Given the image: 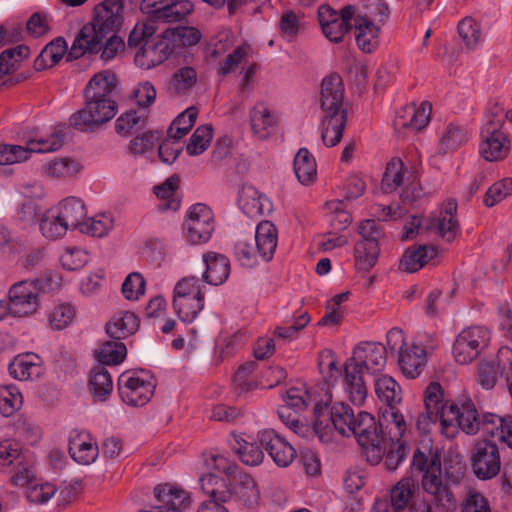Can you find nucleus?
<instances>
[{"label": "nucleus", "instance_id": "1", "mask_svg": "<svg viewBox=\"0 0 512 512\" xmlns=\"http://www.w3.org/2000/svg\"><path fill=\"white\" fill-rule=\"evenodd\" d=\"M412 468L420 475L423 491L427 493L432 504L445 512L455 506V497L451 490L459 486L466 476V465L459 455L444 458L432 440L421 441L413 453Z\"/></svg>", "mask_w": 512, "mask_h": 512}, {"label": "nucleus", "instance_id": "2", "mask_svg": "<svg viewBox=\"0 0 512 512\" xmlns=\"http://www.w3.org/2000/svg\"><path fill=\"white\" fill-rule=\"evenodd\" d=\"M425 412L417 417L419 430L426 431L430 424L439 422V430L447 439L455 438L460 431L475 435L480 430V418L471 400L460 404L444 400V391L437 382L430 383L424 393Z\"/></svg>", "mask_w": 512, "mask_h": 512}, {"label": "nucleus", "instance_id": "3", "mask_svg": "<svg viewBox=\"0 0 512 512\" xmlns=\"http://www.w3.org/2000/svg\"><path fill=\"white\" fill-rule=\"evenodd\" d=\"M123 5L121 0H106L95 9L90 23L83 25L74 39L69 56L78 59L86 53L97 54L103 41L122 25Z\"/></svg>", "mask_w": 512, "mask_h": 512}, {"label": "nucleus", "instance_id": "4", "mask_svg": "<svg viewBox=\"0 0 512 512\" xmlns=\"http://www.w3.org/2000/svg\"><path fill=\"white\" fill-rule=\"evenodd\" d=\"M201 458L208 469H213L233 480L231 489L236 501L248 508L255 507L258 504L260 491L255 479L250 474L240 470L233 460L213 452H204Z\"/></svg>", "mask_w": 512, "mask_h": 512}, {"label": "nucleus", "instance_id": "5", "mask_svg": "<svg viewBox=\"0 0 512 512\" xmlns=\"http://www.w3.org/2000/svg\"><path fill=\"white\" fill-rule=\"evenodd\" d=\"M65 133L61 126H54L49 133L34 135L25 145L0 144V165H11L28 160L33 153H49L59 150L64 143Z\"/></svg>", "mask_w": 512, "mask_h": 512}, {"label": "nucleus", "instance_id": "6", "mask_svg": "<svg viewBox=\"0 0 512 512\" xmlns=\"http://www.w3.org/2000/svg\"><path fill=\"white\" fill-rule=\"evenodd\" d=\"M156 378L148 371H125L117 381L120 399L128 406L142 407L154 396Z\"/></svg>", "mask_w": 512, "mask_h": 512}, {"label": "nucleus", "instance_id": "7", "mask_svg": "<svg viewBox=\"0 0 512 512\" xmlns=\"http://www.w3.org/2000/svg\"><path fill=\"white\" fill-rule=\"evenodd\" d=\"M205 286L196 277H184L174 287L173 308L179 319L191 323L204 308Z\"/></svg>", "mask_w": 512, "mask_h": 512}, {"label": "nucleus", "instance_id": "8", "mask_svg": "<svg viewBox=\"0 0 512 512\" xmlns=\"http://www.w3.org/2000/svg\"><path fill=\"white\" fill-rule=\"evenodd\" d=\"M491 330L484 325L464 327L455 337L452 345L454 361L468 365L480 357L491 341Z\"/></svg>", "mask_w": 512, "mask_h": 512}, {"label": "nucleus", "instance_id": "9", "mask_svg": "<svg viewBox=\"0 0 512 512\" xmlns=\"http://www.w3.org/2000/svg\"><path fill=\"white\" fill-rule=\"evenodd\" d=\"M353 415L354 411L348 404L335 402L327 408L326 413L322 410L316 411L314 431L321 442L331 441L333 431L341 436H349Z\"/></svg>", "mask_w": 512, "mask_h": 512}, {"label": "nucleus", "instance_id": "10", "mask_svg": "<svg viewBox=\"0 0 512 512\" xmlns=\"http://www.w3.org/2000/svg\"><path fill=\"white\" fill-rule=\"evenodd\" d=\"M117 112V104L111 97L85 99V106L69 118L70 125L79 131L93 130L111 120Z\"/></svg>", "mask_w": 512, "mask_h": 512}, {"label": "nucleus", "instance_id": "11", "mask_svg": "<svg viewBox=\"0 0 512 512\" xmlns=\"http://www.w3.org/2000/svg\"><path fill=\"white\" fill-rule=\"evenodd\" d=\"M480 138L479 153L486 161H501L509 155L511 138L501 120L489 117L481 128Z\"/></svg>", "mask_w": 512, "mask_h": 512}, {"label": "nucleus", "instance_id": "12", "mask_svg": "<svg viewBox=\"0 0 512 512\" xmlns=\"http://www.w3.org/2000/svg\"><path fill=\"white\" fill-rule=\"evenodd\" d=\"M39 280H22L13 284L8 292L9 313L27 317L37 312L40 304Z\"/></svg>", "mask_w": 512, "mask_h": 512}, {"label": "nucleus", "instance_id": "13", "mask_svg": "<svg viewBox=\"0 0 512 512\" xmlns=\"http://www.w3.org/2000/svg\"><path fill=\"white\" fill-rule=\"evenodd\" d=\"M256 366L255 362L249 361L238 367L233 377V386L237 394H246L257 389H271L286 378V372L283 368L269 367L267 375H274L275 379L273 381H263L254 374Z\"/></svg>", "mask_w": 512, "mask_h": 512}, {"label": "nucleus", "instance_id": "14", "mask_svg": "<svg viewBox=\"0 0 512 512\" xmlns=\"http://www.w3.org/2000/svg\"><path fill=\"white\" fill-rule=\"evenodd\" d=\"M355 14L352 5L344 6L339 12L329 5H321L318 8V20L325 37L333 42L339 43L351 29V20Z\"/></svg>", "mask_w": 512, "mask_h": 512}, {"label": "nucleus", "instance_id": "15", "mask_svg": "<svg viewBox=\"0 0 512 512\" xmlns=\"http://www.w3.org/2000/svg\"><path fill=\"white\" fill-rule=\"evenodd\" d=\"M457 201L447 199L432 213L425 224L426 230L435 232L447 242L454 241L461 235V226L457 218Z\"/></svg>", "mask_w": 512, "mask_h": 512}, {"label": "nucleus", "instance_id": "16", "mask_svg": "<svg viewBox=\"0 0 512 512\" xmlns=\"http://www.w3.org/2000/svg\"><path fill=\"white\" fill-rule=\"evenodd\" d=\"M140 10L151 19L162 23H177L194 10L190 0H142Z\"/></svg>", "mask_w": 512, "mask_h": 512}, {"label": "nucleus", "instance_id": "17", "mask_svg": "<svg viewBox=\"0 0 512 512\" xmlns=\"http://www.w3.org/2000/svg\"><path fill=\"white\" fill-rule=\"evenodd\" d=\"M471 467L480 480H490L501 470V457L498 446L490 441H479L475 444L470 456Z\"/></svg>", "mask_w": 512, "mask_h": 512}, {"label": "nucleus", "instance_id": "18", "mask_svg": "<svg viewBox=\"0 0 512 512\" xmlns=\"http://www.w3.org/2000/svg\"><path fill=\"white\" fill-rule=\"evenodd\" d=\"M164 30L142 45L134 55L135 65L143 70L160 66L175 55Z\"/></svg>", "mask_w": 512, "mask_h": 512}, {"label": "nucleus", "instance_id": "19", "mask_svg": "<svg viewBox=\"0 0 512 512\" xmlns=\"http://www.w3.org/2000/svg\"><path fill=\"white\" fill-rule=\"evenodd\" d=\"M153 493L157 504L140 512H186L192 503L188 491L171 483L156 485Z\"/></svg>", "mask_w": 512, "mask_h": 512}, {"label": "nucleus", "instance_id": "20", "mask_svg": "<svg viewBox=\"0 0 512 512\" xmlns=\"http://www.w3.org/2000/svg\"><path fill=\"white\" fill-rule=\"evenodd\" d=\"M186 225V238L190 243H206L215 229L212 210L205 204H194L188 211Z\"/></svg>", "mask_w": 512, "mask_h": 512}, {"label": "nucleus", "instance_id": "21", "mask_svg": "<svg viewBox=\"0 0 512 512\" xmlns=\"http://www.w3.org/2000/svg\"><path fill=\"white\" fill-rule=\"evenodd\" d=\"M432 105L429 101H422L418 106L408 104L396 111L393 120L397 132H418L426 128L431 119Z\"/></svg>", "mask_w": 512, "mask_h": 512}, {"label": "nucleus", "instance_id": "22", "mask_svg": "<svg viewBox=\"0 0 512 512\" xmlns=\"http://www.w3.org/2000/svg\"><path fill=\"white\" fill-rule=\"evenodd\" d=\"M387 361L386 348L378 342H362L353 350L348 363L358 365L361 371L365 368L368 372L376 373L384 369Z\"/></svg>", "mask_w": 512, "mask_h": 512}, {"label": "nucleus", "instance_id": "23", "mask_svg": "<svg viewBox=\"0 0 512 512\" xmlns=\"http://www.w3.org/2000/svg\"><path fill=\"white\" fill-rule=\"evenodd\" d=\"M259 441L279 467H288L296 458L295 448L273 429L263 430L259 434Z\"/></svg>", "mask_w": 512, "mask_h": 512}, {"label": "nucleus", "instance_id": "24", "mask_svg": "<svg viewBox=\"0 0 512 512\" xmlns=\"http://www.w3.org/2000/svg\"><path fill=\"white\" fill-rule=\"evenodd\" d=\"M68 452L76 463L90 465L98 458L99 447L89 432L73 429L69 433Z\"/></svg>", "mask_w": 512, "mask_h": 512}, {"label": "nucleus", "instance_id": "25", "mask_svg": "<svg viewBox=\"0 0 512 512\" xmlns=\"http://www.w3.org/2000/svg\"><path fill=\"white\" fill-rule=\"evenodd\" d=\"M203 466L208 472L200 477L199 482L202 492L208 497L205 502L224 505L233 498L231 489L233 480L213 469H208L204 464Z\"/></svg>", "mask_w": 512, "mask_h": 512}, {"label": "nucleus", "instance_id": "26", "mask_svg": "<svg viewBox=\"0 0 512 512\" xmlns=\"http://www.w3.org/2000/svg\"><path fill=\"white\" fill-rule=\"evenodd\" d=\"M344 86L341 77L334 73L325 77L321 85V108L324 117L347 114L343 108Z\"/></svg>", "mask_w": 512, "mask_h": 512}, {"label": "nucleus", "instance_id": "27", "mask_svg": "<svg viewBox=\"0 0 512 512\" xmlns=\"http://www.w3.org/2000/svg\"><path fill=\"white\" fill-rule=\"evenodd\" d=\"M249 122L253 135L264 140L276 130L279 119L277 113L266 102L258 101L249 110Z\"/></svg>", "mask_w": 512, "mask_h": 512}, {"label": "nucleus", "instance_id": "28", "mask_svg": "<svg viewBox=\"0 0 512 512\" xmlns=\"http://www.w3.org/2000/svg\"><path fill=\"white\" fill-rule=\"evenodd\" d=\"M353 18L358 49L366 54L375 52L380 44L381 26L366 15H357Z\"/></svg>", "mask_w": 512, "mask_h": 512}, {"label": "nucleus", "instance_id": "29", "mask_svg": "<svg viewBox=\"0 0 512 512\" xmlns=\"http://www.w3.org/2000/svg\"><path fill=\"white\" fill-rule=\"evenodd\" d=\"M237 204L240 210L249 218H257L272 211V203L255 187L243 185L239 191Z\"/></svg>", "mask_w": 512, "mask_h": 512}, {"label": "nucleus", "instance_id": "30", "mask_svg": "<svg viewBox=\"0 0 512 512\" xmlns=\"http://www.w3.org/2000/svg\"><path fill=\"white\" fill-rule=\"evenodd\" d=\"M342 387L352 404L355 406L364 404L368 390L363 378V371L358 368L357 364L345 362Z\"/></svg>", "mask_w": 512, "mask_h": 512}, {"label": "nucleus", "instance_id": "31", "mask_svg": "<svg viewBox=\"0 0 512 512\" xmlns=\"http://www.w3.org/2000/svg\"><path fill=\"white\" fill-rule=\"evenodd\" d=\"M205 269L202 279L214 286L223 284L229 277L231 271L230 261L224 254L207 251L202 255Z\"/></svg>", "mask_w": 512, "mask_h": 512}, {"label": "nucleus", "instance_id": "32", "mask_svg": "<svg viewBox=\"0 0 512 512\" xmlns=\"http://www.w3.org/2000/svg\"><path fill=\"white\" fill-rule=\"evenodd\" d=\"M8 370L10 376L19 381L37 379L44 373L42 359L32 352L15 356Z\"/></svg>", "mask_w": 512, "mask_h": 512}, {"label": "nucleus", "instance_id": "33", "mask_svg": "<svg viewBox=\"0 0 512 512\" xmlns=\"http://www.w3.org/2000/svg\"><path fill=\"white\" fill-rule=\"evenodd\" d=\"M439 255L436 245H412L407 248L399 263V268L408 273H414L429 264Z\"/></svg>", "mask_w": 512, "mask_h": 512}, {"label": "nucleus", "instance_id": "34", "mask_svg": "<svg viewBox=\"0 0 512 512\" xmlns=\"http://www.w3.org/2000/svg\"><path fill=\"white\" fill-rule=\"evenodd\" d=\"M471 138L466 125L449 122L438 133V152L442 155L454 152L465 145Z\"/></svg>", "mask_w": 512, "mask_h": 512}, {"label": "nucleus", "instance_id": "35", "mask_svg": "<svg viewBox=\"0 0 512 512\" xmlns=\"http://www.w3.org/2000/svg\"><path fill=\"white\" fill-rule=\"evenodd\" d=\"M427 363V352L424 346L410 343L398 354V364L402 373L410 379L417 378Z\"/></svg>", "mask_w": 512, "mask_h": 512}, {"label": "nucleus", "instance_id": "36", "mask_svg": "<svg viewBox=\"0 0 512 512\" xmlns=\"http://www.w3.org/2000/svg\"><path fill=\"white\" fill-rule=\"evenodd\" d=\"M278 244L277 227L268 220L259 222L255 229V246L260 259L269 262L273 259Z\"/></svg>", "mask_w": 512, "mask_h": 512}, {"label": "nucleus", "instance_id": "37", "mask_svg": "<svg viewBox=\"0 0 512 512\" xmlns=\"http://www.w3.org/2000/svg\"><path fill=\"white\" fill-rule=\"evenodd\" d=\"M55 210L69 229L80 231L87 215V209L82 199L75 196L66 197L57 204Z\"/></svg>", "mask_w": 512, "mask_h": 512}, {"label": "nucleus", "instance_id": "38", "mask_svg": "<svg viewBox=\"0 0 512 512\" xmlns=\"http://www.w3.org/2000/svg\"><path fill=\"white\" fill-rule=\"evenodd\" d=\"M480 429L485 435L498 439L512 449V415L501 417L487 414L480 421Z\"/></svg>", "mask_w": 512, "mask_h": 512}, {"label": "nucleus", "instance_id": "39", "mask_svg": "<svg viewBox=\"0 0 512 512\" xmlns=\"http://www.w3.org/2000/svg\"><path fill=\"white\" fill-rule=\"evenodd\" d=\"M140 320L131 311H120L106 324L107 334L116 340L125 339L137 332Z\"/></svg>", "mask_w": 512, "mask_h": 512}, {"label": "nucleus", "instance_id": "40", "mask_svg": "<svg viewBox=\"0 0 512 512\" xmlns=\"http://www.w3.org/2000/svg\"><path fill=\"white\" fill-rule=\"evenodd\" d=\"M306 391L297 388V387H291L286 391V395L284 398V401L286 403L285 406H282L278 410V414L280 418H284L285 413H288V417L291 418L289 422L286 423V425L293 430L294 432L298 433V430L302 427L301 422L297 418V415L294 412H291V408L293 409H304L307 406L306 403Z\"/></svg>", "mask_w": 512, "mask_h": 512}, {"label": "nucleus", "instance_id": "41", "mask_svg": "<svg viewBox=\"0 0 512 512\" xmlns=\"http://www.w3.org/2000/svg\"><path fill=\"white\" fill-rule=\"evenodd\" d=\"M350 427L349 436L354 435L357 442L378 441V424L372 414L361 411L353 415Z\"/></svg>", "mask_w": 512, "mask_h": 512}, {"label": "nucleus", "instance_id": "42", "mask_svg": "<svg viewBox=\"0 0 512 512\" xmlns=\"http://www.w3.org/2000/svg\"><path fill=\"white\" fill-rule=\"evenodd\" d=\"M117 85L116 75L103 70L96 73L87 83L84 89L85 99H94L95 97H111V93Z\"/></svg>", "mask_w": 512, "mask_h": 512}, {"label": "nucleus", "instance_id": "43", "mask_svg": "<svg viewBox=\"0 0 512 512\" xmlns=\"http://www.w3.org/2000/svg\"><path fill=\"white\" fill-rule=\"evenodd\" d=\"M88 387L94 401H106L113 391L111 374L104 367L93 368L90 373Z\"/></svg>", "mask_w": 512, "mask_h": 512}, {"label": "nucleus", "instance_id": "44", "mask_svg": "<svg viewBox=\"0 0 512 512\" xmlns=\"http://www.w3.org/2000/svg\"><path fill=\"white\" fill-rule=\"evenodd\" d=\"M379 244L375 239H361L354 246L355 266L360 271H369L378 261Z\"/></svg>", "mask_w": 512, "mask_h": 512}, {"label": "nucleus", "instance_id": "45", "mask_svg": "<svg viewBox=\"0 0 512 512\" xmlns=\"http://www.w3.org/2000/svg\"><path fill=\"white\" fill-rule=\"evenodd\" d=\"M67 43L62 37H57L49 42L34 60V68L42 71L56 65L66 54Z\"/></svg>", "mask_w": 512, "mask_h": 512}, {"label": "nucleus", "instance_id": "46", "mask_svg": "<svg viewBox=\"0 0 512 512\" xmlns=\"http://www.w3.org/2000/svg\"><path fill=\"white\" fill-rule=\"evenodd\" d=\"M164 32L175 54L180 53L184 48L196 45L202 36L197 28L189 26L167 28Z\"/></svg>", "mask_w": 512, "mask_h": 512}, {"label": "nucleus", "instance_id": "47", "mask_svg": "<svg viewBox=\"0 0 512 512\" xmlns=\"http://www.w3.org/2000/svg\"><path fill=\"white\" fill-rule=\"evenodd\" d=\"M347 123V114L324 117L321 122V138L326 147L338 145L343 137Z\"/></svg>", "mask_w": 512, "mask_h": 512}, {"label": "nucleus", "instance_id": "48", "mask_svg": "<svg viewBox=\"0 0 512 512\" xmlns=\"http://www.w3.org/2000/svg\"><path fill=\"white\" fill-rule=\"evenodd\" d=\"M415 493V483L412 478L406 477L399 480L391 489V504L396 512H401L410 507L411 512H417L414 505L410 506V502Z\"/></svg>", "mask_w": 512, "mask_h": 512}, {"label": "nucleus", "instance_id": "49", "mask_svg": "<svg viewBox=\"0 0 512 512\" xmlns=\"http://www.w3.org/2000/svg\"><path fill=\"white\" fill-rule=\"evenodd\" d=\"M294 172L300 183L308 185L316 180L317 164L313 155L306 149L301 148L294 158Z\"/></svg>", "mask_w": 512, "mask_h": 512}, {"label": "nucleus", "instance_id": "50", "mask_svg": "<svg viewBox=\"0 0 512 512\" xmlns=\"http://www.w3.org/2000/svg\"><path fill=\"white\" fill-rule=\"evenodd\" d=\"M147 111L144 109L129 110L122 113L115 122V130L121 136H128L145 127Z\"/></svg>", "mask_w": 512, "mask_h": 512}, {"label": "nucleus", "instance_id": "51", "mask_svg": "<svg viewBox=\"0 0 512 512\" xmlns=\"http://www.w3.org/2000/svg\"><path fill=\"white\" fill-rule=\"evenodd\" d=\"M29 55L30 48L23 44L4 50L0 54V76H8L16 72L21 62Z\"/></svg>", "mask_w": 512, "mask_h": 512}, {"label": "nucleus", "instance_id": "52", "mask_svg": "<svg viewBox=\"0 0 512 512\" xmlns=\"http://www.w3.org/2000/svg\"><path fill=\"white\" fill-rule=\"evenodd\" d=\"M458 34L465 47L469 50L476 49L485 38L481 24L473 17L467 16L458 23Z\"/></svg>", "mask_w": 512, "mask_h": 512}, {"label": "nucleus", "instance_id": "53", "mask_svg": "<svg viewBox=\"0 0 512 512\" xmlns=\"http://www.w3.org/2000/svg\"><path fill=\"white\" fill-rule=\"evenodd\" d=\"M374 385L378 399L390 408L401 402V388L391 376L381 375Z\"/></svg>", "mask_w": 512, "mask_h": 512}, {"label": "nucleus", "instance_id": "54", "mask_svg": "<svg viewBox=\"0 0 512 512\" xmlns=\"http://www.w3.org/2000/svg\"><path fill=\"white\" fill-rule=\"evenodd\" d=\"M39 229L41 234L50 240L62 238L69 230L55 209L47 210L42 214Z\"/></svg>", "mask_w": 512, "mask_h": 512}, {"label": "nucleus", "instance_id": "55", "mask_svg": "<svg viewBox=\"0 0 512 512\" xmlns=\"http://www.w3.org/2000/svg\"><path fill=\"white\" fill-rule=\"evenodd\" d=\"M77 315L74 305L71 303H58L48 312V322L53 330H63L70 326Z\"/></svg>", "mask_w": 512, "mask_h": 512}, {"label": "nucleus", "instance_id": "56", "mask_svg": "<svg viewBox=\"0 0 512 512\" xmlns=\"http://www.w3.org/2000/svg\"><path fill=\"white\" fill-rule=\"evenodd\" d=\"M126 355L127 348L120 341H107L95 351V358L104 365H118L124 361Z\"/></svg>", "mask_w": 512, "mask_h": 512}, {"label": "nucleus", "instance_id": "57", "mask_svg": "<svg viewBox=\"0 0 512 512\" xmlns=\"http://www.w3.org/2000/svg\"><path fill=\"white\" fill-rule=\"evenodd\" d=\"M156 20L147 16L145 20L138 21L127 38V45L130 48L141 47L147 41H150L157 31Z\"/></svg>", "mask_w": 512, "mask_h": 512}, {"label": "nucleus", "instance_id": "58", "mask_svg": "<svg viewBox=\"0 0 512 512\" xmlns=\"http://www.w3.org/2000/svg\"><path fill=\"white\" fill-rule=\"evenodd\" d=\"M23 404V396L14 384L0 386V413L9 417L18 411Z\"/></svg>", "mask_w": 512, "mask_h": 512}, {"label": "nucleus", "instance_id": "59", "mask_svg": "<svg viewBox=\"0 0 512 512\" xmlns=\"http://www.w3.org/2000/svg\"><path fill=\"white\" fill-rule=\"evenodd\" d=\"M317 364L320 374L327 384L336 382L340 375L339 361L331 349H322L318 353Z\"/></svg>", "mask_w": 512, "mask_h": 512}, {"label": "nucleus", "instance_id": "60", "mask_svg": "<svg viewBox=\"0 0 512 512\" xmlns=\"http://www.w3.org/2000/svg\"><path fill=\"white\" fill-rule=\"evenodd\" d=\"M302 20V13H296L293 10L284 11L278 22V29L282 37L287 41L295 40L304 29Z\"/></svg>", "mask_w": 512, "mask_h": 512}, {"label": "nucleus", "instance_id": "61", "mask_svg": "<svg viewBox=\"0 0 512 512\" xmlns=\"http://www.w3.org/2000/svg\"><path fill=\"white\" fill-rule=\"evenodd\" d=\"M405 169L400 158L391 159L382 177L381 188L385 193H391L399 188L404 179Z\"/></svg>", "mask_w": 512, "mask_h": 512}, {"label": "nucleus", "instance_id": "62", "mask_svg": "<svg viewBox=\"0 0 512 512\" xmlns=\"http://www.w3.org/2000/svg\"><path fill=\"white\" fill-rule=\"evenodd\" d=\"M234 440L236 442L234 449L244 464L256 466L263 461V451L256 443L248 442L241 435L234 436Z\"/></svg>", "mask_w": 512, "mask_h": 512}, {"label": "nucleus", "instance_id": "63", "mask_svg": "<svg viewBox=\"0 0 512 512\" xmlns=\"http://www.w3.org/2000/svg\"><path fill=\"white\" fill-rule=\"evenodd\" d=\"M81 170V165L68 157L54 158L45 166V172L52 178H69L75 176Z\"/></svg>", "mask_w": 512, "mask_h": 512}, {"label": "nucleus", "instance_id": "64", "mask_svg": "<svg viewBox=\"0 0 512 512\" xmlns=\"http://www.w3.org/2000/svg\"><path fill=\"white\" fill-rule=\"evenodd\" d=\"M198 115V110L195 107H189L184 112L179 114L172 122L168 129V136L175 140H180L184 137L193 127Z\"/></svg>", "mask_w": 512, "mask_h": 512}]
</instances>
